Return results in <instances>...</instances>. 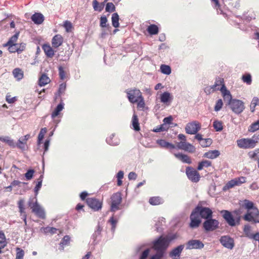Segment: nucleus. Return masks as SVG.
<instances>
[{
  "label": "nucleus",
  "mask_w": 259,
  "mask_h": 259,
  "mask_svg": "<svg viewBox=\"0 0 259 259\" xmlns=\"http://www.w3.org/2000/svg\"><path fill=\"white\" fill-rule=\"evenodd\" d=\"M235 186H237V181L234 179L231 180V181H229L224 187L223 190L224 191H226L227 190H228L229 189H231L233 187H234Z\"/></svg>",
  "instance_id": "a19ab883"
},
{
  "label": "nucleus",
  "mask_w": 259,
  "mask_h": 259,
  "mask_svg": "<svg viewBox=\"0 0 259 259\" xmlns=\"http://www.w3.org/2000/svg\"><path fill=\"white\" fill-rule=\"evenodd\" d=\"M86 202L88 206L94 211H98L102 208V202L95 198H88Z\"/></svg>",
  "instance_id": "ddd939ff"
},
{
  "label": "nucleus",
  "mask_w": 259,
  "mask_h": 259,
  "mask_svg": "<svg viewBox=\"0 0 259 259\" xmlns=\"http://www.w3.org/2000/svg\"><path fill=\"white\" fill-rule=\"evenodd\" d=\"M42 49L47 57L52 58L54 57L55 55V51L49 44H44L42 46Z\"/></svg>",
  "instance_id": "6ab92c4d"
},
{
  "label": "nucleus",
  "mask_w": 259,
  "mask_h": 259,
  "mask_svg": "<svg viewBox=\"0 0 259 259\" xmlns=\"http://www.w3.org/2000/svg\"><path fill=\"white\" fill-rule=\"evenodd\" d=\"M18 206L19 208V212L20 213V215L23 219L25 224H26L27 214L25 211L24 201L23 199H20L19 200L18 202Z\"/></svg>",
  "instance_id": "f3484780"
},
{
  "label": "nucleus",
  "mask_w": 259,
  "mask_h": 259,
  "mask_svg": "<svg viewBox=\"0 0 259 259\" xmlns=\"http://www.w3.org/2000/svg\"><path fill=\"white\" fill-rule=\"evenodd\" d=\"M13 74L14 77L18 80L22 79L24 76L23 70L19 68H15L13 71Z\"/></svg>",
  "instance_id": "bb28decb"
},
{
  "label": "nucleus",
  "mask_w": 259,
  "mask_h": 259,
  "mask_svg": "<svg viewBox=\"0 0 259 259\" xmlns=\"http://www.w3.org/2000/svg\"><path fill=\"white\" fill-rule=\"evenodd\" d=\"M176 234L167 235L166 236H160L158 239L154 241L153 248L156 251L162 252L164 253L165 250L167 248L170 241L177 238Z\"/></svg>",
  "instance_id": "39448f33"
},
{
  "label": "nucleus",
  "mask_w": 259,
  "mask_h": 259,
  "mask_svg": "<svg viewBox=\"0 0 259 259\" xmlns=\"http://www.w3.org/2000/svg\"><path fill=\"white\" fill-rule=\"evenodd\" d=\"M66 90V84L65 83H61L59 85V88L58 89V94L60 96L61 94H63Z\"/></svg>",
  "instance_id": "0e129e2a"
},
{
  "label": "nucleus",
  "mask_w": 259,
  "mask_h": 259,
  "mask_svg": "<svg viewBox=\"0 0 259 259\" xmlns=\"http://www.w3.org/2000/svg\"><path fill=\"white\" fill-rule=\"evenodd\" d=\"M119 16L117 13H114L112 15L111 20L112 24L115 28H117L119 26Z\"/></svg>",
  "instance_id": "72a5a7b5"
},
{
  "label": "nucleus",
  "mask_w": 259,
  "mask_h": 259,
  "mask_svg": "<svg viewBox=\"0 0 259 259\" xmlns=\"http://www.w3.org/2000/svg\"><path fill=\"white\" fill-rule=\"evenodd\" d=\"M211 165V161H210L209 160H203V161L199 162L197 169L198 170H201L203 168L208 167L210 166Z\"/></svg>",
  "instance_id": "473e14b6"
},
{
  "label": "nucleus",
  "mask_w": 259,
  "mask_h": 259,
  "mask_svg": "<svg viewBox=\"0 0 259 259\" xmlns=\"http://www.w3.org/2000/svg\"><path fill=\"white\" fill-rule=\"evenodd\" d=\"M223 90V97L225 102H227V105L232 111L236 114L241 113L245 109L244 102L238 99H232V95L226 87H224Z\"/></svg>",
  "instance_id": "f03ea898"
},
{
  "label": "nucleus",
  "mask_w": 259,
  "mask_h": 259,
  "mask_svg": "<svg viewBox=\"0 0 259 259\" xmlns=\"http://www.w3.org/2000/svg\"><path fill=\"white\" fill-rule=\"evenodd\" d=\"M132 125L134 129L136 131H139L140 130V127L139 123V119L138 116L134 114L132 117Z\"/></svg>",
  "instance_id": "7c9ffc66"
},
{
  "label": "nucleus",
  "mask_w": 259,
  "mask_h": 259,
  "mask_svg": "<svg viewBox=\"0 0 259 259\" xmlns=\"http://www.w3.org/2000/svg\"><path fill=\"white\" fill-rule=\"evenodd\" d=\"M44 231L46 233H50L51 234H55L57 233V229L54 227H47L45 228Z\"/></svg>",
  "instance_id": "e2e57ef3"
},
{
  "label": "nucleus",
  "mask_w": 259,
  "mask_h": 259,
  "mask_svg": "<svg viewBox=\"0 0 259 259\" xmlns=\"http://www.w3.org/2000/svg\"><path fill=\"white\" fill-rule=\"evenodd\" d=\"M157 144L159 145V146L161 148H166V149H174L175 148V145L173 144L169 143V142H166L165 140L163 139L157 140L156 141Z\"/></svg>",
  "instance_id": "5701e85b"
},
{
  "label": "nucleus",
  "mask_w": 259,
  "mask_h": 259,
  "mask_svg": "<svg viewBox=\"0 0 259 259\" xmlns=\"http://www.w3.org/2000/svg\"><path fill=\"white\" fill-rule=\"evenodd\" d=\"M256 106H259V98L258 97H254L251 102L250 107L251 112H254Z\"/></svg>",
  "instance_id": "ea45409f"
},
{
  "label": "nucleus",
  "mask_w": 259,
  "mask_h": 259,
  "mask_svg": "<svg viewBox=\"0 0 259 259\" xmlns=\"http://www.w3.org/2000/svg\"><path fill=\"white\" fill-rule=\"evenodd\" d=\"M186 174L188 179L192 182H198L200 178L199 173L192 167H187L186 169Z\"/></svg>",
  "instance_id": "9b49d317"
},
{
  "label": "nucleus",
  "mask_w": 259,
  "mask_h": 259,
  "mask_svg": "<svg viewBox=\"0 0 259 259\" xmlns=\"http://www.w3.org/2000/svg\"><path fill=\"white\" fill-rule=\"evenodd\" d=\"M147 30L150 35L157 34L159 32L158 26L155 24L150 25L148 27Z\"/></svg>",
  "instance_id": "2f4dec72"
},
{
  "label": "nucleus",
  "mask_w": 259,
  "mask_h": 259,
  "mask_svg": "<svg viewBox=\"0 0 259 259\" xmlns=\"http://www.w3.org/2000/svg\"><path fill=\"white\" fill-rule=\"evenodd\" d=\"M248 156L250 158L254 160H259V148L256 149L254 151H250L248 153Z\"/></svg>",
  "instance_id": "f704fd0d"
},
{
  "label": "nucleus",
  "mask_w": 259,
  "mask_h": 259,
  "mask_svg": "<svg viewBox=\"0 0 259 259\" xmlns=\"http://www.w3.org/2000/svg\"><path fill=\"white\" fill-rule=\"evenodd\" d=\"M172 97L170 94L167 92H164L160 96V101L163 103H166L169 101H171Z\"/></svg>",
  "instance_id": "cd10ccee"
},
{
  "label": "nucleus",
  "mask_w": 259,
  "mask_h": 259,
  "mask_svg": "<svg viewBox=\"0 0 259 259\" xmlns=\"http://www.w3.org/2000/svg\"><path fill=\"white\" fill-rule=\"evenodd\" d=\"M58 70L60 78L61 79L63 80L65 78V71L64 70L63 67L62 66H59Z\"/></svg>",
  "instance_id": "bf43d9fd"
},
{
  "label": "nucleus",
  "mask_w": 259,
  "mask_h": 259,
  "mask_svg": "<svg viewBox=\"0 0 259 259\" xmlns=\"http://www.w3.org/2000/svg\"><path fill=\"white\" fill-rule=\"evenodd\" d=\"M257 130H259V119L251 123L248 128V131L250 133H254Z\"/></svg>",
  "instance_id": "c9c22d12"
},
{
  "label": "nucleus",
  "mask_w": 259,
  "mask_h": 259,
  "mask_svg": "<svg viewBox=\"0 0 259 259\" xmlns=\"http://www.w3.org/2000/svg\"><path fill=\"white\" fill-rule=\"evenodd\" d=\"M105 9L107 12H113L115 11V7L112 3H108Z\"/></svg>",
  "instance_id": "864d4df0"
},
{
  "label": "nucleus",
  "mask_w": 259,
  "mask_h": 259,
  "mask_svg": "<svg viewBox=\"0 0 259 259\" xmlns=\"http://www.w3.org/2000/svg\"><path fill=\"white\" fill-rule=\"evenodd\" d=\"M42 176H40L39 178L37 179V183L35 187L34 191L37 195L38 191L40 189L42 185Z\"/></svg>",
  "instance_id": "8fccbe9b"
},
{
  "label": "nucleus",
  "mask_w": 259,
  "mask_h": 259,
  "mask_svg": "<svg viewBox=\"0 0 259 259\" xmlns=\"http://www.w3.org/2000/svg\"><path fill=\"white\" fill-rule=\"evenodd\" d=\"M242 206L247 210V213L243 217L244 220L259 223V209L254 203L248 199H245Z\"/></svg>",
  "instance_id": "7ed1b4c3"
},
{
  "label": "nucleus",
  "mask_w": 259,
  "mask_h": 259,
  "mask_svg": "<svg viewBox=\"0 0 259 259\" xmlns=\"http://www.w3.org/2000/svg\"><path fill=\"white\" fill-rule=\"evenodd\" d=\"M28 205L34 213L38 218L41 219L46 218V213L44 209L40 206L37 202L36 198H32L29 200Z\"/></svg>",
  "instance_id": "0eeeda50"
},
{
  "label": "nucleus",
  "mask_w": 259,
  "mask_h": 259,
  "mask_svg": "<svg viewBox=\"0 0 259 259\" xmlns=\"http://www.w3.org/2000/svg\"><path fill=\"white\" fill-rule=\"evenodd\" d=\"M214 91L215 90H214L212 85L207 87L204 89V92L207 95H209Z\"/></svg>",
  "instance_id": "338daca9"
},
{
  "label": "nucleus",
  "mask_w": 259,
  "mask_h": 259,
  "mask_svg": "<svg viewBox=\"0 0 259 259\" xmlns=\"http://www.w3.org/2000/svg\"><path fill=\"white\" fill-rule=\"evenodd\" d=\"M34 173V170L33 169H29L25 174V177L27 180H31L33 176V174Z\"/></svg>",
  "instance_id": "13d9d810"
},
{
  "label": "nucleus",
  "mask_w": 259,
  "mask_h": 259,
  "mask_svg": "<svg viewBox=\"0 0 259 259\" xmlns=\"http://www.w3.org/2000/svg\"><path fill=\"white\" fill-rule=\"evenodd\" d=\"M70 240V238L68 235H66L63 237L60 243V245L62 246V249H63L64 246H66L69 243Z\"/></svg>",
  "instance_id": "3c124183"
},
{
  "label": "nucleus",
  "mask_w": 259,
  "mask_h": 259,
  "mask_svg": "<svg viewBox=\"0 0 259 259\" xmlns=\"http://www.w3.org/2000/svg\"><path fill=\"white\" fill-rule=\"evenodd\" d=\"M201 128L200 123L197 121H194L188 123L185 127L186 133L191 135L196 134Z\"/></svg>",
  "instance_id": "f8f14e48"
},
{
  "label": "nucleus",
  "mask_w": 259,
  "mask_h": 259,
  "mask_svg": "<svg viewBox=\"0 0 259 259\" xmlns=\"http://www.w3.org/2000/svg\"><path fill=\"white\" fill-rule=\"evenodd\" d=\"M63 27L65 28L67 32H70L73 29V26L72 23L69 21H65L64 22Z\"/></svg>",
  "instance_id": "de8ad7c7"
},
{
  "label": "nucleus",
  "mask_w": 259,
  "mask_h": 259,
  "mask_svg": "<svg viewBox=\"0 0 259 259\" xmlns=\"http://www.w3.org/2000/svg\"><path fill=\"white\" fill-rule=\"evenodd\" d=\"M220 154L219 151L217 150H210L204 154L203 157L210 158L214 159L218 157Z\"/></svg>",
  "instance_id": "b1692460"
},
{
  "label": "nucleus",
  "mask_w": 259,
  "mask_h": 259,
  "mask_svg": "<svg viewBox=\"0 0 259 259\" xmlns=\"http://www.w3.org/2000/svg\"><path fill=\"white\" fill-rule=\"evenodd\" d=\"M222 217L231 227H234L240 224L241 221V211L240 209L235 210L233 213L227 210L221 211Z\"/></svg>",
  "instance_id": "423d86ee"
},
{
  "label": "nucleus",
  "mask_w": 259,
  "mask_h": 259,
  "mask_svg": "<svg viewBox=\"0 0 259 259\" xmlns=\"http://www.w3.org/2000/svg\"><path fill=\"white\" fill-rule=\"evenodd\" d=\"M223 105V103L222 100L221 99H219L217 101L215 105L214 106V110L215 111H220L222 109Z\"/></svg>",
  "instance_id": "6e6d98bb"
},
{
  "label": "nucleus",
  "mask_w": 259,
  "mask_h": 259,
  "mask_svg": "<svg viewBox=\"0 0 259 259\" xmlns=\"http://www.w3.org/2000/svg\"><path fill=\"white\" fill-rule=\"evenodd\" d=\"M121 201V193L120 192L114 193L111 197L110 210L115 212L120 209Z\"/></svg>",
  "instance_id": "6e6552de"
},
{
  "label": "nucleus",
  "mask_w": 259,
  "mask_h": 259,
  "mask_svg": "<svg viewBox=\"0 0 259 259\" xmlns=\"http://www.w3.org/2000/svg\"><path fill=\"white\" fill-rule=\"evenodd\" d=\"M160 70L163 74L169 75L171 73V68L169 66L166 65H161L160 66Z\"/></svg>",
  "instance_id": "c03bdc74"
},
{
  "label": "nucleus",
  "mask_w": 259,
  "mask_h": 259,
  "mask_svg": "<svg viewBox=\"0 0 259 259\" xmlns=\"http://www.w3.org/2000/svg\"><path fill=\"white\" fill-rule=\"evenodd\" d=\"M109 222L112 226V230L114 231L116 228V226L117 223V220L115 219L113 217H112L109 219Z\"/></svg>",
  "instance_id": "680f3d73"
},
{
  "label": "nucleus",
  "mask_w": 259,
  "mask_h": 259,
  "mask_svg": "<svg viewBox=\"0 0 259 259\" xmlns=\"http://www.w3.org/2000/svg\"><path fill=\"white\" fill-rule=\"evenodd\" d=\"M16 259H23V257L24 256V250L19 247H17L16 249Z\"/></svg>",
  "instance_id": "49530a36"
},
{
  "label": "nucleus",
  "mask_w": 259,
  "mask_h": 259,
  "mask_svg": "<svg viewBox=\"0 0 259 259\" xmlns=\"http://www.w3.org/2000/svg\"><path fill=\"white\" fill-rule=\"evenodd\" d=\"M184 246L180 245L173 249L169 252V256L173 259H179Z\"/></svg>",
  "instance_id": "dca6fc26"
},
{
  "label": "nucleus",
  "mask_w": 259,
  "mask_h": 259,
  "mask_svg": "<svg viewBox=\"0 0 259 259\" xmlns=\"http://www.w3.org/2000/svg\"><path fill=\"white\" fill-rule=\"evenodd\" d=\"M175 156L179 159L180 160L182 161L183 163H186L188 164H191L192 163V160L191 158L186 155L182 153H175L174 154Z\"/></svg>",
  "instance_id": "4be33fe9"
},
{
  "label": "nucleus",
  "mask_w": 259,
  "mask_h": 259,
  "mask_svg": "<svg viewBox=\"0 0 259 259\" xmlns=\"http://www.w3.org/2000/svg\"><path fill=\"white\" fill-rule=\"evenodd\" d=\"M219 225L218 220L210 218L204 222L203 227L206 231H212L219 228Z\"/></svg>",
  "instance_id": "9d476101"
},
{
  "label": "nucleus",
  "mask_w": 259,
  "mask_h": 259,
  "mask_svg": "<svg viewBox=\"0 0 259 259\" xmlns=\"http://www.w3.org/2000/svg\"><path fill=\"white\" fill-rule=\"evenodd\" d=\"M9 51L12 53L15 52H21L24 50V46L23 45L22 48H19V44H13L12 45H8Z\"/></svg>",
  "instance_id": "a878e982"
},
{
  "label": "nucleus",
  "mask_w": 259,
  "mask_h": 259,
  "mask_svg": "<svg viewBox=\"0 0 259 259\" xmlns=\"http://www.w3.org/2000/svg\"><path fill=\"white\" fill-rule=\"evenodd\" d=\"M18 36H19V33H17L15 34L14 35H13L11 37V38L9 39L8 41L4 45V47H6L8 45L17 44L16 43V42L17 41Z\"/></svg>",
  "instance_id": "58836bf2"
},
{
  "label": "nucleus",
  "mask_w": 259,
  "mask_h": 259,
  "mask_svg": "<svg viewBox=\"0 0 259 259\" xmlns=\"http://www.w3.org/2000/svg\"><path fill=\"white\" fill-rule=\"evenodd\" d=\"M107 19L105 16H102L100 18V26L103 28L106 27L108 30L110 31L111 27L110 26L109 24H107Z\"/></svg>",
  "instance_id": "79ce46f5"
},
{
  "label": "nucleus",
  "mask_w": 259,
  "mask_h": 259,
  "mask_svg": "<svg viewBox=\"0 0 259 259\" xmlns=\"http://www.w3.org/2000/svg\"><path fill=\"white\" fill-rule=\"evenodd\" d=\"M203 247V243L199 240H191L187 244V248L188 249H201Z\"/></svg>",
  "instance_id": "2eb2a0df"
},
{
  "label": "nucleus",
  "mask_w": 259,
  "mask_h": 259,
  "mask_svg": "<svg viewBox=\"0 0 259 259\" xmlns=\"http://www.w3.org/2000/svg\"><path fill=\"white\" fill-rule=\"evenodd\" d=\"M237 181V186L241 185L246 182V178L244 177H240L235 179Z\"/></svg>",
  "instance_id": "69168bd1"
},
{
  "label": "nucleus",
  "mask_w": 259,
  "mask_h": 259,
  "mask_svg": "<svg viewBox=\"0 0 259 259\" xmlns=\"http://www.w3.org/2000/svg\"><path fill=\"white\" fill-rule=\"evenodd\" d=\"M243 232L245 236L250 238L252 236L251 227L249 225H245L244 226Z\"/></svg>",
  "instance_id": "a18cd8bd"
},
{
  "label": "nucleus",
  "mask_w": 259,
  "mask_h": 259,
  "mask_svg": "<svg viewBox=\"0 0 259 259\" xmlns=\"http://www.w3.org/2000/svg\"><path fill=\"white\" fill-rule=\"evenodd\" d=\"M64 108V104L63 103H60L56 108L55 109L54 111L52 112L51 114V117L52 118H55L56 116H57L60 112L63 110Z\"/></svg>",
  "instance_id": "c756f323"
},
{
  "label": "nucleus",
  "mask_w": 259,
  "mask_h": 259,
  "mask_svg": "<svg viewBox=\"0 0 259 259\" xmlns=\"http://www.w3.org/2000/svg\"><path fill=\"white\" fill-rule=\"evenodd\" d=\"M258 143L259 134H255L251 138H243L236 141L237 146L243 149H253Z\"/></svg>",
  "instance_id": "20e7f679"
},
{
  "label": "nucleus",
  "mask_w": 259,
  "mask_h": 259,
  "mask_svg": "<svg viewBox=\"0 0 259 259\" xmlns=\"http://www.w3.org/2000/svg\"><path fill=\"white\" fill-rule=\"evenodd\" d=\"M220 242L225 247L232 249L234 246V239L229 236H223L220 239Z\"/></svg>",
  "instance_id": "4468645a"
},
{
  "label": "nucleus",
  "mask_w": 259,
  "mask_h": 259,
  "mask_svg": "<svg viewBox=\"0 0 259 259\" xmlns=\"http://www.w3.org/2000/svg\"><path fill=\"white\" fill-rule=\"evenodd\" d=\"M63 42V37L60 34L55 35L52 39V45L53 48H58Z\"/></svg>",
  "instance_id": "a211bd4d"
},
{
  "label": "nucleus",
  "mask_w": 259,
  "mask_h": 259,
  "mask_svg": "<svg viewBox=\"0 0 259 259\" xmlns=\"http://www.w3.org/2000/svg\"><path fill=\"white\" fill-rule=\"evenodd\" d=\"M0 140L7 143L10 146H14V145L13 141L9 137L0 138Z\"/></svg>",
  "instance_id": "052dcab7"
},
{
  "label": "nucleus",
  "mask_w": 259,
  "mask_h": 259,
  "mask_svg": "<svg viewBox=\"0 0 259 259\" xmlns=\"http://www.w3.org/2000/svg\"><path fill=\"white\" fill-rule=\"evenodd\" d=\"M27 141H25L24 140V138L23 137H21L17 143V146L19 148L21 149H24L25 147V145H26Z\"/></svg>",
  "instance_id": "09e8293b"
},
{
  "label": "nucleus",
  "mask_w": 259,
  "mask_h": 259,
  "mask_svg": "<svg viewBox=\"0 0 259 259\" xmlns=\"http://www.w3.org/2000/svg\"><path fill=\"white\" fill-rule=\"evenodd\" d=\"M242 81L247 84L250 85L252 82L251 76L249 73H246L242 76Z\"/></svg>",
  "instance_id": "37998d69"
},
{
  "label": "nucleus",
  "mask_w": 259,
  "mask_h": 259,
  "mask_svg": "<svg viewBox=\"0 0 259 259\" xmlns=\"http://www.w3.org/2000/svg\"><path fill=\"white\" fill-rule=\"evenodd\" d=\"M213 127L217 132L222 131L223 129V122L218 120H215L213 123Z\"/></svg>",
  "instance_id": "4c0bfd02"
},
{
  "label": "nucleus",
  "mask_w": 259,
  "mask_h": 259,
  "mask_svg": "<svg viewBox=\"0 0 259 259\" xmlns=\"http://www.w3.org/2000/svg\"><path fill=\"white\" fill-rule=\"evenodd\" d=\"M50 78L46 74H43L39 79L38 84L40 86L42 87L50 83Z\"/></svg>",
  "instance_id": "c85d7f7f"
},
{
  "label": "nucleus",
  "mask_w": 259,
  "mask_h": 259,
  "mask_svg": "<svg viewBox=\"0 0 259 259\" xmlns=\"http://www.w3.org/2000/svg\"><path fill=\"white\" fill-rule=\"evenodd\" d=\"M129 101L132 103H137L142 96V94L138 89H131L126 91Z\"/></svg>",
  "instance_id": "1a4fd4ad"
},
{
  "label": "nucleus",
  "mask_w": 259,
  "mask_h": 259,
  "mask_svg": "<svg viewBox=\"0 0 259 259\" xmlns=\"http://www.w3.org/2000/svg\"><path fill=\"white\" fill-rule=\"evenodd\" d=\"M212 216V211L210 208L198 205L190 214L189 227L192 229L197 228L201 223L200 218L207 220L211 218Z\"/></svg>",
  "instance_id": "f257e3e1"
},
{
  "label": "nucleus",
  "mask_w": 259,
  "mask_h": 259,
  "mask_svg": "<svg viewBox=\"0 0 259 259\" xmlns=\"http://www.w3.org/2000/svg\"><path fill=\"white\" fill-rule=\"evenodd\" d=\"M47 132V129L46 127L42 128L40 130V131L38 134V142H40L44 138L45 135L46 134Z\"/></svg>",
  "instance_id": "5fc2aeb1"
},
{
  "label": "nucleus",
  "mask_w": 259,
  "mask_h": 259,
  "mask_svg": "<svg viewBox=\"0 0 259 259\" xmlns=\"http://www.w3.org/2000/svg\"><path fill=\"white\" fill-rule=\"evenodd\" d=\"M31 20L35 24H41L45 20L44 15L40 13H35L31 17Z\"/></svg>",
  "instance_id": "412c9836"
},
{
  "label": "nucleus",
  "mask_w": 259,
  "mask_h": 259,
  "mask_svg": "<svg viewBox=\"0 0 259 259\" xmlns=\"http://www.w3.org/2000/svg\"><path fill=\"white\" fill-rule=\"evenodd\" d=\"M214 90H220L221 91L222 94H223L222 91L224 87H226L224 84V78L221 77H218L216 78L214 84L212 85Z\"/></svg>",
  "instance_id": "aec40b11"
},
{
  "label": "nucleus",
  "mask_w": 259,
  "mask_h": 259,
  "mask_svg": "<svg viewBox=\"0 0 259 259\" xmlns=\"http://www.w3.org/2000/svg\"><path fill=\"white\" fill-rule=\"evenodd\" d=\"M17 100L16 98L11 97V95H7L6 101L9 103H13Z\"/></svg>",
  "instance_id": "774afa93"
},
{
  "label": "nucleus",
  "mask_w": 259,
  "mask_h": 259,
  "mask_svg": "<svg viewBox=\"0 0 259 259\" xmlns=\"http://www.w3.org/2000/svg\"><path fill=\"white\" fill-rule=\"evenodd\" d=\"M7 245V242L4 233L0 231V253H2V249Z\"/></svg>",
  "instance_id": "e433bc0d"
},
{
  "label": "nucleus",
  "mask_w": 259,
  "mask_h": 259,
  "mask_svg": "<svg viewBox=\"0 0 259 259\" xmlns=\"http://www.w3.org/2000/svg\"><path fill=\"white\" fill-rule=\"evenodd\" d=\"M149 202L151 205H157L163 203V200L159 196L151 197L149 199Z\"/></svg>",
  "instance_id": "393cba45"
},
{
  "label": "nucleus",
  "mask_w": 259,
  "mask_h": 259,
  "mask_svg": "<svg viewBox=\"0 0 259 259\" xmlns=\"http://www.w3.org/2000/svg\"><path fill=\"white\" fill-rule=\"evenodd\" d=\"M184 151H188L190 153H194L195 151V148L192 144L187 143L184 149Z\"/></svg>",
  "instance_id": "603ef678"
},
{
  "label": "nucleus",
  "mask_w": 259,
  "mask_h": 259,
  "mask_svg": "<svg viewBox=\"0 0 259 259\" xmlns=\"http://www.w3.org/2000/svg\"><path fill=\"white\" fill-rule=\"evenodd\" d=\"M137 103V108L142 110H144L145 106V103L143 97H142L141 98H140V99H139V100Z\"/></svg>",
  "instance_id": "4d7b16f0"
}]
</instances>
